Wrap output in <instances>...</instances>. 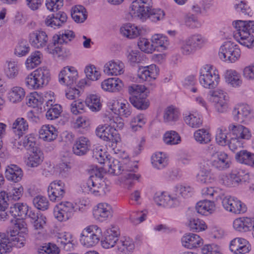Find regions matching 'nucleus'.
Listing matches in <instances>:
<instances>
[{
	"label": "nucleus",
	"instance_id": "f257e3e1",
	"mask_svg": "<svg viewBox=\"0 0 254 254\" xmlns=\"http://www.w3.org/2000/svg\"><path fill=\"white\" fill-rule=\"evenodd\" d=\"M152 0H135L130 6V14L142 21L149 18L153 22L162 19L164 12L160 9H152Z\"/></svg>",
	"mask_w": 254,
	"mask_h": 254
},
{
	"label": "nucleus",
	"instance_id": "f03ea898",
	"mask_svg": "<svg viewBox=\"0 0 254 254\" xmlns=\"http://www.w3.org/2000/svg\"><path fill=\"white\" fill-rule=\"evenodd\" d=\"M108 172L114 175L122 174L121 181L128 188L131 187L133 181L138 180L140 177L138 175L134 174L137 169L136 165H130L127 167L124 166L118 160L113 159L112 161L108 162Z\"/></svg>",
	"mask_w": 254,
	"mask_h": 254
},
{
	"label": "nucleus",
	"instance_id": "7ed1b4c3",
	"mask_svg": "<svg viewBox=\"0 0 254 254\" xmlns=\"http://www.w3.org/2000/svg\"><path fill=\"white\" fill-rule=\"evenodd\" d=\"M233 25L237 29L235 37L242 45L251 48L254 46V21L236 20Z\"/></svg>",
	"mask_w": 254,
	"mask_h": 254
},
{
	"label": "nucleus",
	"instance_id": "20e7f679",
	"mask_svg": "<svg viewBox=\"0 0 254 254\" xmlns=\"http://www.w3.org/2000/svg\"><path fill=\"white\" fill-rule=\"evenodd\" d=\"M50 79L49 69L43 66L37 68L25 78V84L30 89H40L48 84Z\"/></svg>",
	"mask_w": 254,
	"mask_h": 254
},
{
	"label": "nucleus",
	"instance_id": "39448f33",
	"mask_svg": "<svg viewBox=\"0 0 254 254\" xmlns=\"http://www.w3.org/2000/svg\"><path fill=\"white\" fill-rule=\"evenodd\" d=\"M11 223H14V226L8 230V235L12 237L11 240L14 242L16 247L20 248L24 246L27 234V228L25 222L20 219L10 220Z\"/></svg>",
	"mask_w": 254,
	"mask_h": 254
},
{
	"label": "nucleus",
	"instance_id": "423d86ee",
	"mask_svg": "<svg viewBox=\"0 0 254 254\" xmlns=\"http://www.w3.org/2000/svg\"><path fill=\"white\" fill-rule=\"evenodd\" d=\"M82 191L85 193H91L95 195H104L107 191V185L105 182L97 174L92 175L86 182L82 183L81 185Z\"/></svg>",
	"mask_w": 254,
	"mask_h": 254
},
{
	"label": "nucleus",
	"instance_id": "0eeeda50",
	"mask_svg": "<svg viewBox=\"0 0 254 254\" xmlns=\"http://www.w3.org/2000/svg\"><path fill=\"white\" fill-rule=\"evenodd\" d=\"M219 79L218 71L212 66L206 65L200 70L199 82L205 88H215L219 83Z\"/></svg>",
	"mask_w": 254,
	"mask_h": 254
},
{
	"label": "nucleus",
	"instance_id": "6e6552de",
	"mask_svg": "<svg viewBox=\"0 0 254 254\" xmlns=\"http://www.w3.org/2000/svg\"><path fill=\"white\" fill-rule=\"evenodd\" d=\"M102 236L101 228L97 225H92L84 228L80 234L81 243L87 247L95 246L100 240Z\"/></svg>",
	"mask_w": 254,
	"mask_h": 254
},
{
	"label": "nucleus",
	"instance_id": "1a4fd4ad",
	"mask_svg": "<svg viewBox=\"0 0 254 254\" xmlns=\"http://www.w3.org/2000/svg\"><path fill=\"white\" fill-rule=\"evenodd\" d=\"M96 133L98 136L104 141L111 142L112 147H114V144H116L121 140L117 130L112 127L100 125L96 129Z\"/></svg>",
	"mask_w": 254,
	"mask_h": 254
},
{
	"label": "nucleus",
	"instance_id": "9d476101",
	"mask_svg": "<svg viewBox=\"0 0 254 254\" xmlns=\"http://www.w3.org/2000/svg\"><path fill=\"white\" fill-rule=\"evenodd\" d=\"M73 204L68 201L61 202L54 209L55 217L60 222L66 221L72 217L74 213Z\"/></svg>",
	"mask_w": 254,
	"mask_h": 254
},
{
	"label": "nucleus",
	"instance_id": "9b49d317",
	"mask_svg": "<svg viewBox=\"0 0 254 254\" xmlns=\"http://www.w3.org/2000/svg\"><path fill=\"white\" fill-rule=\"evenodd\" d=\"M222 204L226 210L235 214L243 213L247 211L245 204L231 196H226L222 198Z\"/></svg>",
	"mask_w": 254,
	"mask_h": 254
},
{
	"label": "nucleus",
	"instance_id": "f8f14e48",
	"mask_svg": "<svg viewBox=\"0 0 254 254\" xmlns=\"http://www.w3.org/2000/svg\"><path fill=\"white\" fill-rule=\"evenodd\" d=\"M48 193L51 201L55 202L61 200L65 193L64 183L61 180L52 182L48 187Z\"/></svg>",
	"mask_w": 254,
	"mask_h": 254
},
{
	"label": "nucleus",
	"instance_id": "ddd939ff",
	"mask_svg": "<svg viewBox=\"0 0 254 254\" xmlns=\"http://www.w3.org/2000/svg\"><path fill=\"white\" fill-rule=\"evenodd\" d=\"M211 100L214 103L215 107L219 113L225 112L228 109L226 93L220 89L209 92Z\"/></svg>",
	"mask_w": 254,
	"mask_h": 254
},
{
	"label": "nucleus",
	"instance_id": "4468645a",
	"mask_svg": "<svg viewBox=\"0 0 254 254\" xmlns=\"http://www.w3.org/2000/svg\"><path fill=\"white\" fill-rule=\"evenodd\" d=\"M232 116L234 121L242 124L245 123L251 119L252 110L247 104H238L233 109Z\"/></svg>",
	"mask_w": 254,
	"mask_h": 254
},
{
	"label": "nucleus",
	"instance_id": "2eb2a0df",
	"mask_svg": "<svg viewBox=\"0 0 254 254\" xmlns=\"http://www.w3.org/2000/svg\"><path fill=\"white\" fill-rule=\"evenodd\" d=\"M93 214L96 220L103 222L112 217L113 209L108 203H100L94 208Z\"/></svg>",
	"mask_w": 254,
	"mask_h": 254
},
{
	"label": "nucleus",
	"instance_id": "dca6fc26",
	"mask_svg": "<svg viewBox=\"0 0 254 254\" xmlns=\"http://www.w3.org/2000/svg\"><path fill=\"white\" fill-rule=\"evenodd\" d=\"M120 235L119 228L114 226L106 230L105 233L104 240L101 241L102 246L105 249H110L114 247L117 244L118 238Z\"/></svg>",
	"mask_w": 254,
	"mask_h": 254
},
{
	"label": "nucleus",
	"instance_id": "f3484780",
	"mask_svg": "<svg viewBox=\"0 0 254 254\" xmlns=\"http://www.w3.org/2000/svg\"><path fill=\"white\" fill-rule=\"evenodd\" d=\"M77 72L74 67H64L59 75V81L62 84L70 86L76 83Z\"/></svg>",
	"mask_w": 254,
	"mask_h": 254
},
{
	"label": "nucleus",
	"instance_id": "a211bd4d",
	"mask_svg": "<svg viewBox=\"0 0 254 254\" xmlns=\"http://www.w3.org/2000/svg\"><path fill=\"white\" fill-rule=\"evenodd\" d=\"M31 45L37 49L46 47L49 38L46 33L43 31L37 30L31 33L29 36Z\"/></svg>",
	"mask_w": 254,
	"mask_h": 254
},
{
	"label": "nucleus",
	"instance_id": "6ab92c4d",
	"mask_svg": "<svg viewBox=\"0 0 254 254\" xmlns=\"http://www.w3.org/2000/svg\"><path fill=\"white\" fill-rule=\"evenodd\" d=\"M159 69L155 64L141 66L137 70V76L142 81H151L156 78Z\"/></svg>",
	"mask_w": 254,
	"mask_h": 254
},
{
	"label": "nucleus",
	"instance_id": "aec40b11",
	"mask_svg": "<svg viewBox=\"0 0 254 254\" xmlns=\"http://www.w3.org/2000/svg\"><path fill=\"white\" fill-rule=\"evenodd\" d=\"M228 128L230 133L242 140H249L252 137L250 129L242 125L230 124Z\"/></svg>",
	"mask_w": 254,
	"mask_h": 254
},
{
	"label": "nucleus",
	"instance_id": "412c9836",
	"mask_svg": "<svg viewBox=\"0 0 254 254\" xmlns=\"http://www.w3.org/2000/svg\"><path fill=\"white\" fill-rule=\"evenodd\" d=\"M57 242L60 247L66 251H71L74 249V240L73 236L69 232H62L57 235Z\"/></svg>",
	"mask_w": 254,
	"mask_h": 254
},
{
	"label": "nucleus",
	"instance_id": "4be33fe9",
	"mask_svg": "<svg viewBox=\"0 0 254 254\" xmlns=\"http://www.w3.org/2000/svg\"><path fill=\"white\" fill-rule=\"evenodd\" d=\"M91 143L89 139L84 136H80L75 141L73 147V153L77 156H83L90 150Z\"/></svg>",
	"mask_w": 254,
	"mask_h": 254
},
{
	"label": "nucleus",
	"instance_id": "5701e85b",
	"mask_svg": "<svg viewBox=\"0 0 254 254\" xmlns=\"http://www.w3.org/2000/svg\"><path fill=\"white\" fill-rule=\"evenodd\" d=\"M125 65L120 61H110L104 66V72L109 76H117L123 74Z\"/></svg>",
	"mask_w": 254,
	"mask_h": 254
},
{
	"label": "nucleus",
	"instance_id": "b1692460",
	"mask_svg": "<svg viewBox=\"0 0 254 254\" xmlns=\"http://www.w3.org/2000/svg\"><path fill=\"white\" fill-rule=\"evenodd\" d=\"M67 20V15L63 11H59L56 14H52L47 17L45 24L47 26L56 29L59 28Z\"/></svg>",
	"mask_w": 254,
	"mask_h": 254
},
{
	"label": "nucleus",
	"instance_id": "393cba45",
	"mask_svg": "<svg viewBox=\"0 0 254 254\" xmlns=\"http://www.w3.org/2000/svg\"><path fill=\"white\" fill-rule=\"evenodd\" d=\"M235 229L240 232H247L254 228V218L242 217L235 219L233 222Z\"/></svg>",
	"mask_w": 254,
	"mask_h": 254
},
{
	"label": "nucleus",
	"instance_id": "a878e982",
	"mask_svg": "<svg viewBox=\"0 0 254 254\" xmlns=\"http://www.w3.org/2000/svg\"><path fill=\"white\" fill-rule=\"evenodd\" d=\"M211 164L219 170H223L229 167L230 160L226 153L219 151L211 158Z\"/></svg>",
	"mask_w": 254,
	"mask_h": 254
},
{
	"label": "nucleus",
	"instance_id": "bb28decb",
	"mask_svg": "<svg viewBox=\"0 0 254 254\" xmlns=\"http://www.w3.org/2000/svg\"><path fill=\"white\" fill-rule=\"evenodd\" d=\"M123 83L118 78H109L103 80L101 84L102 89L109 92H116L121 90Z\"/></svg>",
	"mask_w": 254,
	"mask_h": 254
},
{
	"label": "nucleus",
	"instance_id": "cd10ccee",
	"mask_svg": "<svg viewBox=\"0 0 254 254\" xmlns=\"http://www.w3.org/2000/svg\"><path fill=\"white\" fill-rule=\"evenodd\" d=\"M182 243L185 247L192 249L200 247L203 243L202 239L197 234L189 233L182 238Z\"/></svg>",
	"mask_w": 254,
	"mask_h": 254
},
{
	"label": "nucleus",
	"instance_id": "c85d7f7f",
	"mask_svg": "<svg viewBox=\"0 0 254 254\" xmlns=\"http://www.w3.org/2000/svg\"><path fill=\"white\" fill-rule=\"evenodd\" d=\"M248 241L243 238H237L233 239L230 244V250L235 254H244L250 251L247 246Z\"/></svg>",
	"mask_w": 254,
	"mask_h": 254
},
{
	"label": "nucleus",
	"instance_id": "c756f323",
	"mask_svg": "<svg viewBox=\"0 0 254 254\" xmlns=\"http://www.w3.org/2000/svg\"><path fill=\"white\" fill-rule=\"evenodd\" d=\"M117 248L120 254H130L135 248L134 242L129 237H123L117 243Z\"/></svg>",
	"mask_w": 254,
	"mask_h": 254
},
{
	"label": "nucleus",
	"instance_id": "7c9ffc66",
	"mask_svg": "<svg viewBox=\"0 0 254 254\" xmlns=\"http://www.w3.org/2000/svg\"><path fill=\"white\" fill-rule=\"evenodd\" d=\"M5 175L8 180L16 183L21 180L23 173L20 167L16 165L11 164L7 167Z\"/></svg>",
	"mask_w": 254,
	"mask_h": 254
},
{
	"label": "nucleus",
	"instance_id": "2f4dec72",
	"mask_svg": "<svg viewBox=\"0 0 254 254\" xmlns=\"http://www.w3.org/2000/svg\"><path fill=\"white\" fill-rule=\"evenodd\" d=\"M28 211V206L23 203H16L12 205L9 208V213L14 218L20 217L23 219L27 216Z\"/></svg>",
	"mask_w": 254,
	"mask_h": 254
},
{
	"label": "nucleus",
	"instance_id": "473e14b6",
	"mask_svg": "<svg viewBox=\"0 0 254 254\" xmlns=\"http://www.w3.org/2000/svg\"><path fill=\"white\" fill-rule=\"evenodd\" d=\"M39 133L40 138L47 141H52L55 140L58 136L57 129L51 125L43 126Z\"/></svg>",
	"mask_w": 254,
	"mask_h": 254
},
{
	"label": "nucleus",
	"instance_id": "72a5a7b5",
	"mask_svg": "<svg viewBox=\"0 0 254 254\" xmlns=\"http://www.w3.org/2000/svg\"><path fill=\"white\" fill-rule=\"evenodd\" d=\"M151 42L154 48V51H162L167 49L169 41L167 37L161 34H155L152 37Z\"/></svg>",
	"mask_w": 254,
	"mask_h": 254
},
{
	"label": "nucleus",
	"instance_id": "f704fd0d",
	"mask_svg": "<svg viewBox=\"0 0 254 254\" xmlns=\"http://www.w3.org/2000/svg\"><path fill=\"white\" fill-rule=\"evenodd\" d=\"M214 202L207 200H200L196 203L195 209L198 213L201 215H207L212 213L214 210Z\"/></svg>",
	"mask_w": 254,
	"mask_h": 254
},
{
	"label": "nucleus",
	"instance_id": "c9c22d12",
	"mask_svg": "<svg viewBox=\"0 0 254 254\" xmlns=\"http://www.w3.org/2000/svg\"><path fill=\"white\" fill-rule=\"evenodd\" d=\"M220 181L226 187H235L241 182V177L235 172H232L228 175H222Z\"/></svg>",
	"mask_w": 254,
	"mask_h": 254
},
{
	"label": "nucleus",
	"instance_id": "e433bc0d",
	"mask_svg": "<svg viewBox=\"0 0 254 254\" xmlns=\"http://www.w3.org/2000/svg\"><path fill=\"white\" fill-rule=\"evenodd\" d=\"M121 34L129 39H134L138 37L140 33V30L138 27L131 23L124 25L120 28Z\"/></svg>",
	"mask_w": 254,
	"mask_h": 254
},
{
	"label": "nucleus",
	"instance_id": "4c0bfd02",
	"mask_svg": "<svg viewBox=\"0 0 254 254\" xmlns=\"http://www.w3.org/2000/svg\"><path fill=\"white\" fill-rule=\"evenodd\" d=\"M4 233H0V254H3L10 251L11 247L15 245L11 239L12 237Z\"/></svg>",
	"mask_w": 254,
	"mask_h": 254
},
{
	"label": "nucleus",
	"instance_id": "58836bf2",
	"mask_svg": "<svg viewBox=\"0 0 254 254\" xmlns=\"http://www.w3.org/2000/svg\"><path fill=\"white\" fill-rule=\"evenodd\" d=\"M12 128L14 133L20 137L28 130V125L23 118H18L13 122Z\"/></svg>",
	"mask_w": 254,
	"mask_h": 254
},
{
	"label": "nucleus",
	"instance_id": "ea45409f",
	"mask_svg": "<svg viewBox=\"0 0 254 254\" xmlns=\"http://www.w3.org/2000/svg\"><path fill=\"white\" fill-rule=\"evenodd\" d=\"M235 158L241 163L254 167V154L247 150H242L237 153Z\"/></svg>",
	"mask_w": 254,
	"mask_h": 254
},
{
	"label": "nucleus",
	"instance_id": "a19ab883",
	"mask_svg": "<svg viewBox=\"0 0 254 254\" xmlns=\"http://www.w3.org/2000/svg\"><path fill=\"white\" fill-rule=\"evenodd\" d=\"M71 16L76 22L81 23L86 19L87 14L84 7L82 5H77L72 8Z\"/></svg>",
	"mask_w": 254,
	"mask_h": 254
},
{
	"label": "nucleus",
	"instance_id": "79ce46f5",
	"mask_svg": "<svg viewBox=\"0 0 254 254\" xmlns=\"http://www.w3.org/2000/svg\"><path fill=\"white\" fill-rule=\"evenodd\" d=\"M30 151L31 153L28 158L27 165L31 167H37L43 161V153L38 148Z\"/></svg>",
	"mask_w": 254,
	"mask_h": 254
},
{
	"label": "nucleus",
	"instance_id": "37998d69",
	"mask_svg": "<svg viewBox=\"0 0 254 254\" xmlns=\"http://www.w3.org/2000/svg\"><path fill=\"white\" fill-rule=\"evenodd\" d=\"M151 163L155 168L162 169L168 165V160L165 154L162 152H157L152 155Z\"/></svg>",
	"mask_w": 254,
	"mask_h": 254
},
{
	"label": "nucleus",
	"instance_id": "c03bdc74",
	"mask_svg": "<svg viewBox=\"0 0 254 254\" xmlns=\"http://www.w3.org/2000/svg\"><path fill=\"white\" fill-rule=\"evenodd\" d=\"M225 76L226 81L233 87L239 86L242 83L240 74L235 70H227Z\"/></svg>",
	"mask_w": 254,
	"mask_h": 254
},
{
	"label": "nucleus",
	"instance_id": "a18cd8bd",
	"mask_svg": "<svg viewBox=\"0 0 254 254\" xmlns=\"http://www.w3.org/2000/svg\"><path fill=\"white\" fill-rule=\"evenodd\" d=\"M130 103L136 108L140 110H145L149 106V100L144 97L143 95L137 97H129Z\"/></svg>",
	"mask_w": 254,
	"mask_h": 254
},
{
	"label": "nucleus",
	"instance_id": "49530a36",
	"mask_svg": "<svg viewBox=\"0 0 254 254\" xmlns=\"http://www.w3.org/2000/svg\"><path fill=\"white\" fill-rule=\"evenodd\" d=\"M184 121L187 125L193 128L199 127L202 124L199 116L195 113L186 114L184 117Z\"/></svg>",
	"mask_w": 254,
	"mask_h": 254
},
{
	"label": "nucleus",
	"instance_id": "de8ad7c7",
	"mask_svg": "<svg viewBox=\"0 0 254 254\" xmlns=\"http://www.w3.org/2000/svg\"><path fill=\"white\" fill-rule=\"evenodd\" d=\"M24 96V90L18 86H15L11 88L8 93V98L10 102L12 103L20 102Z\"/></svg>",
	"mask_w": 254,
	"mask_h": 254
},
{
	"label": "nucleus",
	"instance_id": "09e8293b",
	"mask_svg": "<svg viewBox=\"0 0 254 254\" xmlns=\"http://www.w3.org/2000/svg\"><path fill=\"white\" fill-rule=\"evenodd\" d=\"M42 56V55L40 51H35L31 53L25 62L26 67L31 69L40 64Z\"/></svg>",
	"mask_w": 254,
	"mask_h": 254
},
{
	"label": "nucleus",
	"instance_id": "8fccbe9b",
	"mask_svg": "<svg viewBox=\"0 0 254 254\" xmlns=\"http://www.w3.org/2000/svg\"><path fill=\"white\" fill-rule=\"evenodd\" d=\"M233 43L231 41H227L220 47L218 54L219 58L223 61L230 63V52L233 48Z\"/></svg>",
	"mask_w": 254,
	"mask_h": 254
},
{
	"label": "nucleus",
	"instance_id": "3c124183",
	"mask_svg": "<svg viewBox=\"0 0 254 254\" xmlns=\"http://www.w3.org/2000/svg\"><path fill=\"white\" fill-rule=\"evenodd\" d=\"M195 140L200 144L208 143L211 140V135L205 129H199L194 133Z\"/></svg>",
	"mask_w": 254,
	"mask_h": 254
},
{
	"label": "nucleus",
	"instance_id": "603ef678",
	"mask_svg": "<svg viewBox=\"0 0 254 254\" xmlns=\"http://www.w3.org/2000/svg\"><path fill=\"white\" fill-rule=\"evenodd\" d=\"M163 140L168 145H176L180 143L181 138L176 131L170 130L164 134Z\"/></svg>",
	"mask_w": 254,
	"mask_h": 254
},
{
	"label": "nucleus",
	"instance_id": "864d4df0",
	"mask_svg": "<svg viewBox=\"0 0 254 254\" xmlns=\"http://www.w3.org/2000/svg\"><path fill=\"white\" fill-rule=\"evenodd\" d=\"M18 72L19 67L17 62L15 61L6 62L5 73L8 78H15L17 76Z\"/></svg>",
	"mask_w": 254,
	"mask_h": 254
},
{
	"label": "nucleus",
	"instance_id": "5fc2aeb1",
	"mask_svg": "<svg viewBox=\"0 0 254 254\" xmlns=\"http://www.w3.org/2000/svg\"><path fill=\"white\" fill-rule=\"evenodd\" d=\"M154 199L156 203L159 206L169 207H174L168 194L165 193L159 194H156L154 197Z\"/></svg>",
	"mask_w": 254,
	"mask_h": 254
},
{
	"label": "nucleus",
	"instance_id": "6e6d98bb",
	"mask_svg": "<svg viewBox=\"0 0 254 254\" xmlns=\"http://www.w3.org/2000/svg\"><path fill=\"white\" fill-rule=\"evenodd\" d=\"M85 103L92 111H98L101 108L100 98L96 95H91L87 97Z\"/></svg>",
	"mask_w": 254,
	"mask_h": 254
},
{
	"label": "nucleus",
	"instance_id": "4d7b16f0",
	"mask_svg": "<svg viewBox=\"0 0 254 254\" xmlns=\"http://www.w3.org/2000/svg\"><path fill=\"white\" fill-rule=\"evenodd\" d=\"M75 37L74 33L72 31H65L64 33L60 35H55L54 36V40L55 42H59L60 44L67 43L71 41Z\"/></svg>",
	"mask_w": 254,
	"mask_h": 254
},
{
	"label": "nucleus",
	"instance_id": "13d9d810",
	"mask_svg": "<svg viewBox=\"0 0 254 254\" xmlns=\"http://www.w3.org/2000/svg\"><path fill=\"white\" fill-rule=\"evenodd\" d=\"M163 117L166 123L175 122L179 117L178 112L173 107L170 106L165 110Z\"/></svg>",
	"mask_w": 254,
	"mask_h": 254
},
{
	"label": "nucleus",
	"instance_id": "bf43d9fd",
	"mask_svg": "<svg viewBox=\"0 0 254 254\" xmlns=\"http://www.w3.org/2000/svg\"><path fill=\"white\" fill-rule=\"evenodd\" d=\"M196 178L197 181L202 184L211 183L213 181L210 171L205 169L200 170Z\"/></svg>",
	"mask_w": 254,
	"mask_h": 254
},
{
	"label": "nucleus",
	"instance_id": "052dcab7",
	"mask_svg": "<svg viewBox=\"0 0 254 254\" xmlns=\"http://www.w3.org/2000/svg\"><path fill=\"white\" fill-rule=\"evenodd\" d=\"M189 226L190 230L195 232L204 230L206 228L204 222L195 218H191L190 219Z\"/></svg>",
	"mask_w": 254,
	"mask_h": 254
},
{
	"label": "nucleus",
	"instance_id": "680f3d73",
	"mask_svg": "<svg viewBox=\"0 0 254 254\" xmlns=\"http://www.w3.org/2000/svg\"><path fill=\"white\" fill-rule=\"evenodd\" d=\"M46 116L47 119L53 120L57 119L62 111V108L60 105L55 104L52 107L47 108Z\"/></svg>",
	"mask_w": 254,
	"mask_h": 254
},
{
	"label": "nucleus",
	"instance_id": "e2e57ef3",
	"mask_svg": "<svg viewBox=\"0 0 254 254\" xmlns=\"http://www.w3.org/2000/svg\"><path fill=\"white\" fill-rule=\"evenodd\" d=\"M33 203L38 209L45 210L49 207V201L47 198L42 195L35 197L33 200Z\"/></svg>",
	"mask_w": 254,
	"mask_h": 254
},
{
	"label": "nucleus",
	"instance_id": "0e129e2a",
	"mask_svg": "<svg viewBox=\"0 0 254 254\" xmlns=\"http://www.w3.org/2000/svg\"><path fill=\"white\" fill-rule=\"evenodd\" d=\"M22 145L26 150L30 151L38 149L36 146V138L32 134L25 137L22 142Z\"/></svg>",
	"mask_w": 254,
	"mask_h": 254
},
{
	"label": "nucleus",
	"instance_id": "69168bd1",
	"mask_svg": "<svg viewBox=\"0 0 254 254\" xmlns=\"http://www.w3.org/2000/svg\"><path fill=\"white\" fill-rule=\"evenodd\" d=\"M128 92L130 95L129 97H137L142 95L145 91L146 88L144 85L133 84L128 87Z\"/></svg>",
	"mask_w": 254,
	"mask_h": 254
},
{
	"label": "nucleus",
	"instance_id": "338daca9",
	"mask_svg": "<svg viewBox=\"0 0 254 254\" xmlns=\"http://www.w3.org/2000/svg\"><path fill=\"white\" fill-rule=\"evenodd\" d=\"M38 254H58L59 249L54 244L49 243L44 246L40 247L38 249Z\"/></svg>",
	"mask_w": 254,
	"mask_h": 254
},
{
	"label": "nucleus",
	"instance_id": "774afa93",
	"mask_svg": "<svg viewBox=\"0 0 254 254\" xmlns=\"http://www.w3.org/2000/svg\"><path fill=\"white\" fill-rule=\"evenodd\" d=\"M202 254H222L220 247L215 244L205 245L201 249Z\"/></svg>",
	"mask_w": 254,
	"mask_h": 254
}]
</instances>
